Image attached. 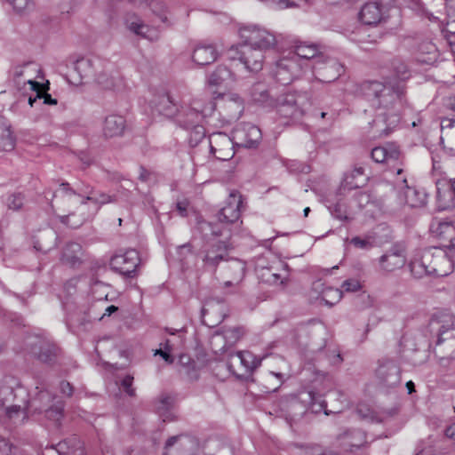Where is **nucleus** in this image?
Here are the masks:
<instances>
[{
  "instance_id": "obj_32",
  "label": "nucleus",
  "mask_w": 455,
  "mask_h": 455,
  "mask_svg": "<svg viewBox=\"0 0 455 455\" xmlns=\"http://www.w3.org/2000/svg\"><path fill=\"white\" fill-rule=\"evenodd\" d=\"M218 51L212 44H199L196 46L193 52V60L200 65H208L216 60Z\"/></svg>"
},
{
  "instance_id": "obj_11",
  "label": "nucleus",
  "mask_w": 455,
  "mask_h": 455,
  "mask_svg": "<svg viewBox=\"0 0 455 455\" xmlns=\"http://www.w3.org/2000/svg\"><path fill=\"white\" fill-rule=\"evenodd\" d=\"M310 70L316 80L323 83H331L343 74L344 67L338 60L322 54L312 64Z\"/></svg>"
},
{
  "instance_id": "obj_20",
  "label": "nucleus",
  "mask_w": 455,
  "mask_h": 455,
  "mask_svg": "<svg viewBox=\"0 0 455 455\" xmlns=\"http://www.w3.org/2000/svg\"><path fill=\"white\" fill-rule=\"evenodd\" d=\"M198 446L194 437L184 435L172 436L166 441L164 455H194Z\"/></svg>"
},
{
  "instance_id": "obj_43",
  "label": "nucleus",
  "mask_w": 455,
  "mask_h": 455,
  "mask_svg": "<svg viewBox=\"0 0 455 455\" xmlns=\"http://www.w3.org/2000/svg\"><path fill=\"white\" fill-rule=\"evenodd\" d=\"M24 204V196L21 193H12L5 199V204L10 210L19 211Z\"/></svg>"
},
{
  "instance_id": "obj_12",
  "label": "nucleus",
  "mask_w": 455,
  "mask_h": 455,
  "mask_svg": "<svg viewBox=\"0 0 455 455\" xmlns=\"http://www.w3.org/2000/svg\"><path fill=\"white\" fill-rule=\"evenodd\" d=\"M116 199L114 196H109L105 193H98L95 194L93 191H91L88 196H86L82 201L81 204L84 207L88 202L92 204V207L90 208V212L86 215L83 216L82 219L76 221H71V218L74 217V214L64 215L60 217V221L63 224L69 226L72 228H76L80 227L84 221L88 220L92 217H93L100 206L108 203L115 202Z\"/></svg>"
},
{
  "instance_id": "obj_9",
  "label": "nucleus",
  "mask_w": 455,
  "mask_h": 455,
  "mask_svg": "<svg viewBox=\"0 0 455 455\" xmlns=\"http://www.w3.org/2000/svg\"><path fill=\"white\" fill-rule=\"evenodd\" d=\"M240 38L243 40V45H251L267 51L273 48L276 44L275 36L257 25H245L239 29Z\"/></svg>"
},
{
  "instance_id": "obj_61",
  "label": "nucleus",
  "mask_w": 455,
  "mask_h": 455,
  "mask_svg": "<svg viewBox=\"0 0 455 455\" xmlns=\"http://www.w3.org/2000/svg\"><path fill=\"white\" fill-rule=\"evenodd\" d=\"M239 335H240V330L237 328L228 330L225 332L226 338L231 337V338H235V339H237L239 338Z\"/></svg>"
},
{
  "instance_id": "obj_21",
  "label": "nucleus",
  "mask_w": 455,
  "mask_h": 455,
  "mask_svg": "<svg viewBox=\"0 0 455 455\" xmlns=\"http://www.w3.org/2000/svg\"><path fill=\"white\" fill-rule=\"evenodd\" d=\"M140 264L139 252L128 250L124 253L116 254L110 259L111 268L123 275L131 277Z\"/></svg>"
},
{
  "instance_id": "obj_37",
  "label": "nucleus",
  "mask_w": 455,
  "mask_h": 455,
  "mask_svg": "<svg viewBox=\"0 0 455 455\" xmlns=\"http://www.w3.org/2000/svg\"><path fill=\"white\" fill-rule=\"evenodd\" d=\"M174 399L167 394H162L156 402V410L157 413L164 417V420L169 419L167 415L173 405Z\"/></svg>"
},
{
  "instance_id": "obj_46",
  "label": "nucleus",
  "mask_w": 455,
  "mask_h": 455,
  "mask_svg": "<svg viewBox=\"0 0 455 455\" xmlns=\"http://www.w3.org/2000/svg\"><path fill=\"white\" fill-rule=\"evenodd\" d=\"M371 202V196L369 194L365 192H357L355 195L354 199L351 204L354 205V209L357 208L359 210L363 209L366 205H368Z\"/></svg>"
},
{
  "instance_id": "obj_49",
  "label": "nucleus",
  "mask_w": 455,
  "mask_h": 455,
  "mask_svg": "<svg viewBox=\"0 0 455 455\" xmlns=\"http://www.w3.org/2000/svg\"><path fill=\"white\" fill-rule=\"evenodd\" d=\"M17 12H22L31 5L30 0H7Z\"/></svg>"
},
{
  "instance_id": "obj_26",
  "label": "nucleus",
  "mask_w": 455,
  "mask_h": 455,
  "mask_svg": "<svg viewBox=\"0 0 455 455\" xmlns=\"http://www.w3.org/2000/svg\"><path fill=\"white\" fill-rule=\"evenodd\" d=\"M379 383L387 388L398 386L401 382V371L399 366L393 361L382 362L376 371Z\"/></svg>"
},
{
  "instance_id": "obj_52",
  "label": "nucleus",
  "mask_w": 455,
  "mask_h": 455,
  "mask_svg": "<svg viewBox=\"0 0 455 455\" xmlns=\"http://www.w3.org/2000/svg\"><path fill=\"white\" fill-rule=\"evenodd\" d=\"M342 288L346 291H356L361 288L360 283L355 279H349L346 280L343 284Z\"/></svg>"
},
{
  "instance_id": "obj_57",
  "label": "nucleus",
  "mask_w": 455,
  "mask_h": 455,
  "mask_svg": "<svg viewBox=\"0 0 455 455\" xmlns=\"http://www.w3.org/2000/svg\"><path fill=\"white\" fill-rule=\"evenodd\" d=\"M12 451V444L4 438L0 436V453L8 455Z\"/></svg>"
},
{
  "instance_id": "obj_34",
  "label": "nucleus",
  "mask_w": 455,
  "mask_h": 455,
  "mask_svg": "<svg viewBox=\"0 0 455 455\" xmlns=\"http://www.w3.org/2000/svg\"><path fill=\"white\" fill-rule=\"evenodd\" d=\"M82 246L77 243H68L63 249L61 261L63 264L75 267L81 263Z\"/></svg>"
},
{
  "instance_id": "obj_30",
  "label": "nucleus",
  "mask_w": 455,
  "mask_h": 455,
  "mask_svg": "<svg viewBox=\"0 0 455 455\" xmlns=\"http://www.w3.org/2000/svg\"><path fill=\"white\" fill-rule=\"evenodd\" d=\"M149 104L159 114L172 116L176 113L175 103L171 96L164 91H161L149 100Z\"/></svg>"
},
{
  "instance_id": "obj_63",
  "label": "nucleus",
  "mask_w": 455,
  "mask_h": 455,
  "mask_svg": "<svg viewBox=\"0 0 455 455\" xmlns=\"http://www.w3.org/2000/svg\"><path fill=\"white\" fill-rule=\"evenodd\" d=\"M118 310V307L114 306V305H110L108 306L106 309H105V312L104 314L102 315V316L100 317V319L104 318L105 316H110L113 313L116 312Z\"/></svg>"
},
{
  "instance_id": "obj_41",
  "label": "nucleus",
  "mask_w": 455,
  "mask_h": 455,
  "mask_svg": "<svg viewBox=\"0 0 455 455\" xmlns=\"http://www.w3.org/2000/svg\"><path fill=\"white\" fill-rule=\"evenodd\" d=\"M231 71L224 66L218 67L209 76L208 82L212 85H219L230 79Z\"/></svg>"
},
{
  "instance_id": "obj_18",
  "label": "nucleus",
  "mask_w": 455,
  "mask_h": 455,
  "mask_svg": "<svg viewBox=\"0 0 455 455\" xmlns=\"http://www.w3.org/2000/svg\"><path fill=\"white\" fill-rule=\"evenodd\" d=\"M440 326L438 328V339L436 346L445 344V349L451 350L450 356L455 357V317L451 314H443L437 322Z\"/></svg>"
},
{
  "instance_id": "obj_64",
  "label": "nucleus",
  "mask_w": 455,
  "mask_h": 455,
  "mask_svg": "<svg viewBox=\"0 0 455 455\" xmlns=\"http://www.w3.org/2000/svg\"><path fill=\"white\" fill-rule=\"evenodd\" d=\"M160 346L163 350L169 352H172V345L171 344L170 339H166L164 342L161 343Z\"/></svg>"
},
{
  "instance_id": "obj_8",
  "label": "nucleus",
  "mask_w": 455,
  "mask_h": 455,
  "mask_svg": "<svg viewBox=\"0 0 455 455\" xmlns=\"http://www.w3.org/2000/svg\"><path fill=\"white\" fill-rule=\"evenodd\" d=\"M309 105V98L306 92H287L281 95L276 103L278 114L284 118H300L305 108Z\"/></svg>"
},
{
  "instance_id": "obj_54",
  "label": "nucleus",
  "mask_w": 455,
  "mask_h": 455,
  "mask_svg": "<svg viewBox=\"0 0 455 455\" xmlns=\"http://www.w3.org/2000/svg\"><path fill=\"white\" fill-rule=\"evenodd\" d=\"M444 36L450 40L451 36H455V20L447 22L446 26L442 29Z\"/></svg>"
},
{
  "instance_id": "obj_13",
  "label": "nucleus",
  "mask_w": 455,
  "mask_h": 455,
  "mask_svg": "<svg viewBox=\"0 0 455 455\" xmlns=\"http://www.w3.org/2000/svg\"><path fill=\"white\" fill-rule=\"evenodd\" d=\"M246 274V263L239 259H230L225 262L220 270V277L223 279L222 288L238 290Z\"/></svg>"
},
{
  "instance_id": "obj_58",
  "label": "nucleus",
  "mask_w": 455,
  "mask_h": 455,
  "mask_svg": "<svg viewBox=\"0 0 455 455\" xmlns=\"http://www.w3.org/2000/svg\"><path fill=\"white\" fill-rule=\"evenodd\" d=\"M60 390H61V393L67 396H71L72 395V393H73V387L72 386L67 382V381H62L60 382Z\"/></svg>"
},
{
  "instance_id": "obj_7",
  "label": "nucleus",
  "mask_w": 455,
  "mask_h": 455,
  "mask_svg": "<svg viewBox=\"0 0 455 455\" xmlns=\"http://www.w3.org/2000/svg\"><path fill=\"white\" fill-rule=\"evenodd\" d=\"M37 69L33 62L25 61L12 64L7 73L8 84L13 86L17 91L22 92L26 85H29L31 91H36L41 84L35 81L33 74Z\"/></svg>"
},
{
  "instance_id": "obj_14",
  "label": "nucleus",
  "mask_w": 455,
  "mask_h": 455,
  "mask_svg": "<svg viewBox=\"0 0 455 455\" xmlns=\"http://www.w3.org/2000/svg\"><path fill=\"white\" fill-rule=\"evenodd\" d=\"M371 158L378 164H386L390 169H395L397 175L403 172L401 151L394 143L376 147L371 150Z\"/></svg>"
},
{
  "instance_id": "obj_22",
  "label": "nucleus",
  "mask_w": 455,
  "mask_h": 455,
  "mask_svg": "<svg viewBox=\"0 0 455 455\" xmlns=\"http://www.w3.org/2000/svg\"><path fill=\"white\" fill-rule=\"evenodd\" d=\"M347 191H341V187L335 193H330L325 198V204L331 215L340 220H347L354 205L348 206L345 202Z\"/></svg>"
},
{
  "instance_id": "obj_44",
  "label": "nucleus",
  "mask_w": 455,
  "mask_h": 455,
  "mask_svg": "<svg viewBox=\"0 0 455 455\" xmlns=\"http://www.w3.org/2000/svg\"><path fill=\"white\" fill-rule=\"evenodd\" d=\"M74 69L83 79L90 75L91 72V61L88 59H79L74 64Z\"/></svg>"
},
{
  "instance_id": "obj_27",
  "label": "nucleus",
  "mask_w": 455,
  "mask_h": 455,
  "mask_svg": "<svg viewBox=\"0 0 455 455\" xmlns=\"http://www.w3.org/2000/svg\"><path fill=\"white\" fill-rule=\"evenodd\" d=\"M405 262L406 256L404 250L398 245L392 246L379 258L381 267L388 272L403 267Z\"/></svg>"
},
{
  "instance_id": "obj_24",
  "label": "nucleus",
  "mask_w": 455,
  "mask_h": 455,
  "mask_svg": "<svg viewBox=\"0 0 455 455\" xmlns=\"http://www.w3.org/2000/svg\"><path fill=\"white\" fill-rule=\"evenodd\" d=\"M237 53L239 60L249 71L259 72L262 69L265 56L261 49L241 44Z\"/></svg>"
},
{
  "instance_id": "obj_47",
  "label": "nucleus",
  "mask_w": 455,
  "mask_h": 455,
  "mask_svg": "<svg viewBox=\"0 0 455 455\" xmlns=\"http://www.w3.org/2000/svg\"><path fill=\"white\" fill-rule=\"evenodd\" d=\"M59 194H60V196L65 198V199H68V200H70L72 199L74 196H79L76 190H74L71 187H70V184L68 183V182H62L60 183V188L59 190L53 195L54 197H58L59 196Z\"/></svg>"
},
{
  "instance_id": "obj_4",
  "label": "nucleus",
  "mask_w": 455,
  "mask_h": 455,
  "mask_svg": "<svg viewBox=\"0 0 455 455\" xmlns=\"http://www.w3.org/2000/svg\"><path fill=\"white\" fill-rule=\"evenodd\" d=\"M410 267L411 273L417 277L424 274L446 276L453 271L454 261L451 251L448 252L444 248L435 247L426 250L419 260H412Z\"/></svg>"
},
{
  "instance_id": "obj_3",
  "label": "nucleus",
  "mask_w": 455,
  "mask_h": 455,
  "mask_svg": "<svg viewBox=\"0 0 455 455\" xmlns=\"http://www.w3.org/2000/svg\"><path fill=\"white\" fill-rule=\"evenodd\" d=\"M321 55L316 44L300 43L295 46L294 52L276 61L274 76L280 84H289L310 70L312 64Z\"/></svg>"
},
{
  "instance_id": "obj_1",
  "label": "nucleus",
  "mask_w": 455,
  "mask_h": 455,
  "mask_svg": "<svg viewBox=\"0 0 455 455\" xmlns=\"http://www.w3.org/2000/svg\"><path fill=\"white\" fill-rule=\"evenodd\" d=\"M358 93L379 111L372 121L376 133L389 135L398 126L406 104L403 88L379 81H365L358 86Z\"/></svg>"
},
{
  "instance_id": "obj_19",
  "label": "nucleus",
  "mask_w": 455,
  "mask_h": 455,
  "mask_svg": "<svg viewBox=\"0 0 455 455\" xmlns=\"http://www.w3.org/2000/svg\"><path fill=\"white\" fill-rule=\"evenodd\" d=\"M209 144L211 153L219 160L228 161L235 155V143L233 136L229 137L224 132H215L210 135Z\"/></svg>"
},
{
  "instance_id": "obj_60",
  "label": "nucleus",
  "mask_w": 455,
  "mask_h": 455,
  "mask_svg": "<svg viewBox=\"0 0 455 455\" xmlns=\"http://www.w3.org/2000/svg\"><path fill=\"white\" fill-rule=\"evenodd\" d=\"M150 176H151V172L148 170H146L145 168L143 167H140V175H139V179L143 181V182H147L150 180Z\"/></svg>"
},
{
  "instance_id": "obj_25",
  "label": "nucleus",
  "mask_w": 455,
  "mask_h": 455,
  "mask_svg": "<svg viewBox=\"0 0 455 455\" xmlns=\"http://www.w3.org/2000/svg\"><path fill=\"white\" fill-rule=\"evenodd\" d=\"M366 434L361 429H347L336 437V444L345 451H354L366 443Z\"/></svg>"
},
{
  "instance_id": "obj_45",
  "label": "nucleus",
  "mask_w": 455,
  "mask_h": 455,
  "mask_svg": "<svg viewBox=\"0 0 455 455\" xmlns=\"http://www.w3.org/2000/svg\"><path fill=\"white\" fill-rule=\"evenodd\" d=\"M350 243L357 249L371 250L374 246L373 239L371 236H355L350 240Z\"/></svg>"
},
{
  "instance_id": "obj_56",
  "label": "nucleus",
  "mask_w": 455,
  "mask_h": 455,
  "mask_svg": "<svg viewBox=\"0 0 455 455\" xmlns=\"http://www.w3.org/2000/svg\"><path fill=\"white\" fill-rule=\"evenodd\" d=\"M156 355H160L167 363H172L174 358L171 355V352L163 350V348L156 349L155 351Z\"/></svg>"
},
{
  "instance_id": "obj_42",
  "label": "nucleus",
  "mask_w": 455,
  "mask_h": 455,
  "mask_svg": "<svg viewBox=\"0 0 455 455\" xmlns=\"http://www.w3.org/2000/svg\"><path fill=\"white\" fill-rule=\"evenodd\" d=\"M226 106L229 108H235V115L240 116L243 110V103L242 99L236 94H228L223 96Z\"/></svg>"
},
{
  "instance_id": "obj_36",
  "label": "nucleus",
  "mask_w": 455,
  "mask_h": 455,
  "mask_svg": "<svg viewBox=\"0 0 455 455\" xmlns=\"http://www.w3.org/2000/svg\"><path fill=\"white\" fill-rule=\"evenodd\" d=\"M144 7H148L152 13L166 26H171L167 17V8L162 0H146Z\"/></svg>"
},
{
  "instance_id": "obj_62",
  "label": "nucleus",
  "mask_w": 455,
  "mask_h": 455,
  "mask_svg": "<svg viewBox=\"0 0 455 455\" xmlns=\"http://www.w3.org/2000/svg\"><path fill=\"white\" fill-rule=\"evenodd\" d=\"M445 435L448 437V438H451V439H454L455 440V423L449 426L446 429H445Z\"/></svg>"
},
{
  "instance_id": "obj_38",
  "label": "nucleus",
  "mask_w": 455,
  "mask_h": 455,
  "mask_svg": "<svg viewBox=\"0 0 455 455\" xmlns=\"http://www.w3.org/2000/svg\"><path fill=\"white\" fill-rule=\"evenodd\" d=\"M274 267H262L258 269V275L259 279L269 284H283L285 277H282L278 273L273 271Z\"/></svg>"
},
{
  "instance_id": "obj_53",
  "label": "nucleus",
  "mask_w": 455,
  "mask_h": 455,
  "mask_svg": "<svg viewBox=\"0 0 455 455\" xmlns=\"http://www.w3.org/2000/svg\"><path fill=\"white\" fill-rule=\"evenodd\" d=\"M208 100H212L211 98H205L203 96L193 98L189 102H187L188 106H190L192 108L194 107H196L198 108H202L205 103H207Z\"/></svg>"
},
{
  "instance_id": "obj_50",
  "label": "nucleus",
  "mask_w": 455,
  "mask_h": 455,
  "mask_svg": "<svg viewBox=\"0 0 455 455\" xmlns=\"http://www.w3.org/2000/svg\"><path fill=\"white\" fill-rule=\"evenodd\" d=\"M42 86L43 85L41 84V86L36 91H35L37 93L38 99H43L44 100V104L56 105L57 104V100L53 99L51 96V94H49V93H46V92L44 93L42 92Z\"/></svg>"
},
{
  "instance_id": "obj_2",
  "label": "nucleus",
  "mask_w": 455,
  "mask_h": 455,
  "mask_svg": "<svg viewBox=\"0 0 455 455\" xmlns=\"http://www.w3.org/2000/svg\"><path fill=\"white\" fill-rule=\"evenodd\" d=\"M197 229L205 242L200 251L204 267L215 271L220 262L228 259V253L232 249L228 241L229 231L204 220H198Z\"/></svg>"
},
{
  "instance_id": "obj_35",
  "label": "nucleus",
  "mask_w": 455,
  "mask_h": 455,
  "mask_svg": "<svg viewBox=\"0 0 455 455\" xmlns=\"http://www.w3.org/2000/svg\"><path fill=\"white\" fill-rule=\"evenodd\" d=\"M367 178L363 174V168H355L351 173L345 176L340 187L341 191H350L363 187L366 183Z\"/></svg>"
},
{
  "instance_id": "obj_33",
  "label": "nucleus",
  "mask_w": 455,
  "mask_h": 455,
  "mask_svg": "<svg viewBox=\"0 0 455 455\" xmlns=\"http://www.w3.org/2000/svg\"><path fill=\"white\" fill-rule=\"evenodd\" d=\"M125 129V120L119 115H110L105 118L103 133L106 137L112 138L123 134Z\"/></svg>"
},
{
  "instance_id": "obj_39",
  "label": "nucleus",
  "mask_w": 455,
  "mask_h": 455,
  "mask_svg": "<svg viewBox=\"0 0 455 455\" xmlns=\"http://www.w3.org/2000/svg\"><path fill=\"white\" fill-rule=\"evenodd\" d=\"M287 409V419H295L298 416L304 413V406L300 403L296 396H291L285 402H282Z\"/></svg>"
},
{
  "instance_id": "obj_15",
  "label": "nucleus",
  "mask_w": 455,
  "mask_h": 455,
  "mask_svg": "<svg viewBox=\"0 0 455 455\" xmlns=\"http://www.w3.org/2000/svg\"><path fill=\"white\" fill-rule=\"evenodd\" d=\"M232 135L235 146L245 148H257L262 138L260 129L251 123L238 124Z\"/></svg>"
},
{
  "instance_id": "obj_6",
  "label": "nucleus",
  "mask_w": 455,
  "mask_h": 455,
  "mask_svg": "<svg viewBox=\"0 0 455 455\" xmlns=\"http://www.w3.org/2000/svg\"><path fill=\"white\" fill-rule=\"evenodd\" d=\"M51 396L47 391H40L38 393V397L32 399L31 401H24L23 404H14L5 409V413L10 419L16 418L18 415L22 414L23 419L27 417V411L31 408L35 411H38V412L44 411L45 417L58 423L62 418L63 415V404L58 403L49 409H44L37 405L38 401H45L50 402Z\"/></svg>"
},
{
  "instance_id": "obj_23",
  "label": "nucleus",
  "mask_w": 455,
  "mask_h": 455,
  "mask_svg": "<svg viewBox=\"0 0 455 455\" xmlns=\"http://www.w3.org/2000/svg\"><path fill=\"white\" fill-rule=\"evenodd\" d=\"M125 28L132 34L149 41L159 39L160 32L156 28L146 24L140 16L128 14L124 20Z\"/></svg>"
},
{
  "instance_id": "obj_28",
  "label": "nucleus",
  "mask_w": 455,
  "mask_h": 455,
  "mask_svg": "<svg viewBox=\"0 0 455 455\" xmlns=\"http://www.w3.org/2000/svg\"><path fill=\"white\" fill-rule=\"evenodd\" d=\"M360 20L369 26H376L384 20L383 7L378 2H368L359 12Z\"/></svg>"
},
{
  "instance_id": "obj_48",
  "label": "nucleus",
  "mask_w": 455,
  "mask_h": 455,
  "mask_svg": "<svg viewBox=\"0 0 455 455\" xmlns=\"http://www.w3.org/2000/svg\"><path fill=\"white\" fill-rule=\"evenodd\" d=\"M132 384L133 376L127 374L122 379L119 386L129 396L132 397L136 395V391L135 388L132 387Z\"/></svg>"
},
{
  "instance_id": "obj_59",
  "label": "nucleus",
  "mask_w": 455,
  "mask_h": 455,
  "mask_svg": "<svg viewBox=\"0 0 455 455\" xmlns=\"http://www.w3.org/2000/svg\"><path fill=\"white\" fill-rule=\"evenodd\" d=\"M176 209H177L180 216L186 217L187 213H188V203L185 201L178 202L176 204Z\"/></svg>"
},
{
  "instance_id": "obj_17",
  "label": "nucleus",
  "mask_w": 455,
  "mask_h": 455,
  "mask_svg": "<svg viewBox=\"0 0 455 455\" xmlns=\"http://www.w3.org/2000/svg\"><path fill=\"white\" fill-rule=\"evenodd\" d=\"M242 198L238 193H231L223 208L217 214V222H212L219 225L220 228H225L230 232L228 225L233 224L240 218V207Z\"/></svg>"
},
{
  "instance_id": "obj_16",
  "label": "nucleus",
  "mask_w": 455,
  "mask_h": 455,
  "mask_svg": "<svg viewBox=\"0 0 455 455\" xmlns=\"http://www.w3.org/2000/svg\"><path fill=\"white\" fill-rule=\"evenodd\" d=\"M429 230L436 238L447 242L443 247L449 251H455V222L450 219L433 218Z\"/></svg>"
},
{
  "instance_id": "obj_51",
  "label": "nucleus",
  "mask_w": 455,
  "mask_h": 455,
  "mask_svg": "<svg viewBox=\"0 0 455 455\" xmlns=\"http://www.w3.org/2000/svg\"><path fill=\"white\" fill-rule=\"evenodd\" d=\"M331 293L333 295V299L339 301L341 298V291H339L338 289L328 288L323 292V299L325 301V303L332 305L333 302H330L327 299V296Z\"/></svg>"
},
{
  "instance_id": "obj_55",
  "label": "nucleus",
  "mask_w": 455,
  "mask_h": 455,
  "mask_svg": "<svg viewBox=\"0 0 455 455\" xmlns=\"http://www.w3.org/2000/svg\"><path fill=\"white\" fill-rule=\"evenodd\" d=\"M251 96L254 101L264 103L267 100L268 94L266 90L262 89L259 92H252Z\"/></svg>"
},
{
  "instance_id": "obj_40",
  "label": "nucleus",
  "mask_w": 455,
  "mask_h": 455,
  "mask_svg": "<svg viewBox=\"0 0 455 455\" xmlns=\"http://www.w3.org/2000/svg\"><path fill=\"white\" fill-rule=\"evenodd\" d=\"M0 131V149L4 151L12 150L15 146V140L10 127L1 124Z\"/></svg>"
},
{
  "instance_id": "obj_31",
  "label": "nucleus",
  "mask_w": 455,
  "mask_h": 455,
  "mask_svg": "<svg viewBox=\"0 0 455 455\" xmlns=\"http://www.w3.org/2000/svg\"><path fill=\"white\" fill-rule=\"evenodd\" d=\"M33 354L44 363H52L58 355L59 348L50 339H40L36 343H33Z\"/></svg>"
},
{
  "instance_id": "obj_29",
  "label": "nucleus",
  "mask_w": 455,
  "mask_h": 455,
  "mask_svg": "<svg viewBox=\"0 0 455 455\" xmlns=\"http://www.w3.org/2000/svg\"><path fill=\"white\" fill-rule=\"evenodd\" d=\"M400 189L403 192L404 204L410 207H422L427 204V193L422 189L408 186L405 178L402 180Z\"/></svg>"
},
{
  "instance_id": "obj_10",
  "label": "nucleus",
  "mask_w": 455,
  "mask_h": 455,
  "mask_svg": "<svg viewBox=\"0 0 455 455\" xmlns=\"http://www.w3.org/2000/svg\"><path fill=\"white\" fill-rule=\"evenodd\" d=\"M261 363L250 351H237L231 353L228 360L229 371L239 379H247Z\"/></svg>"
},
{
  "instance_id": "obj_5",
  "label": "nucleus",
  "mask_w": 455,
  "mask_h": 455,
  "mask_svg": "<svg viewBox=\"0 0 455 455\" xmlns=\"http://www.w3.org/2000/svg\"><path fill=\"white\" fill-rule=\"evenodd\" d=\"M215 107L213 100H208L202 108L196 107L192 108L184 101L176 110V121L183 129L191 131V141L197 143L204 137L205 130L203 122L213 113Z\"/></svg>"
}]
</instances>
